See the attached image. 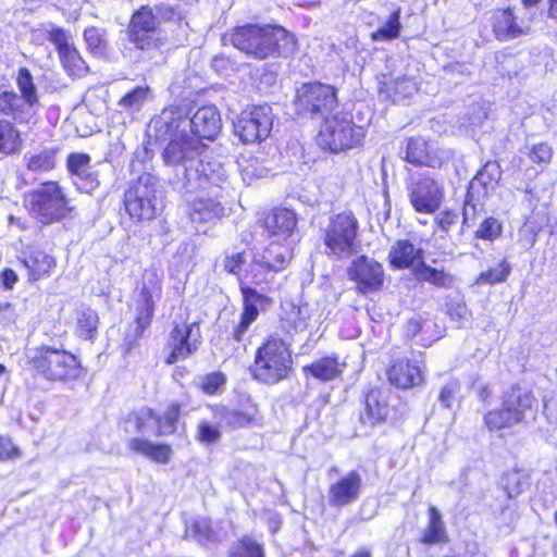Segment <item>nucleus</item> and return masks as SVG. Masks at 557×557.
I'll return each instance as SVG.
<instances>
[{"instance_id": "f257e3e1", "label": "nucleus", "mask_w": 557, "mask_h": 557, "mask_svg": "<svg viewBox=\"0 0 557 557\" xmlns=\"http://www.w3.org/2000/svg\"><path fill=\"white\" fill-rule=\"evenodd\" d=\"M158 138H169L163 151V161L175 172L173 184L180 189L193 193L197 188H210L214 184L223 188L226 182V170L218 161L202 158L203 145L183 129H156Z\"/></svg>"}, {"instance_id": "f03ea898", "label": "nucleus", "mask_w": 557, "mask_h": 557, "mask_svg": "<svg viewBox=\"0 0 557 557\" xmlns=\"http://www.w3.org/2000/svg\"><path fill=\"white\" fill-rule=\"evenodd\" d=\"M292 259V248L288 244L271 243L261 255L256 256L253 262L246 270L240 280V290L244 298V310L238 325L233 332L237 342L243 341L247 330L255 322L260 311L269 306V298L249 287L247 283L261 284L265 281L263 274L267 270H283Z\"/></svg>"}, {"instance_id": "7ed1b4c3", "label": "nucleus", "mask_w": 557, "mask_h": 557, "mask_svg": "<svg viewBox=\"0 0 557 557\" xmlns=\"http://www.w3.org/2000/svg\"><path fill=\"white\" fill-rule=\"evenodd\" d=\"M234 47L256 59L288 57L296 50L295 36L281 26H238L230 34Z\"/></svg>"}, {"instance_id": "20e7f679", "label": "nucleus", "mask_w": 557, "mask_h": 557, "mask_svg": "<svg viewBox=\"0 0 557 557\" xmlns=\"http://www.w3.org/2000/svg\"><path fill=\"white\" fill-rule=\"evenodd\" d=\"M153 128L162 131H180L187 133L190 129V136L201 139L213 140L222 127L221 116L214 106H205L199 108L191 117H188L186 111L180 107H170L162 111L160 116L152 122Z\"/></svg>"}, {"instance_id": "39448f33", "label": "nucleus", "mask_w": 557, "mask_h": 557, "mask_svg": "<svg viewBox=\"0 0 557 557\" xmlns=\"http://www.w3.org/2000/svg\"><path fill=\"white\" fill-rule=\"evenodd\" d=\"M536 399L525 388L513 385L502 396L500 407L487 411L483 421L490 432H500L524 422Z\"/></svg>"}, {"instance_id": "423d86ee", "label": "nucleus", "mask_w": 557, "mask_h": 557, "mask_svg": "<svg viewBox=\"0 0 557 557\" xmlns=\"http://www.w3.org/2000/svg\"><path fill=\"white\" fill-rule=\"evenodd\" d=\"M25 203L29 213L44 225L65 219L73 210L70 200L57 182H46L29 191Z\"/></svg>"}, {"instance_id": "0eeeda50", "label": "nucleus", "mask_w": 557, "mask_h": 557, "mask_svg": "<svg viewBox=\"0 0 557 557\" xmlns=\"http://www.w3.org/2000/svg\"><path fill=\"white\" fill-rule=\"evenodd\" d=\"M292 363V356L285 342L271 336L258 348L252 373L260 382L275 384L287 376Z\"/></svg>"}, {"instance_id": "6e6552de", "label": "nucleus", "mask_w": 557, "mask_h": 557, "mask_svg": "<svg viewBox=\"0 0 557 557\" xmlns=\"http://www.w3.org/2000/svg\"><path fill=\"white\" fill-rule=\"evenodd\" d=\"M359 223L350 211L333 214L321 227L325 253L337 259L350 257L357 246Z\"/></svg>"}, {"instance_id": "1a4fd4ad", "label": "nucleus", "mask_w": 557, "mask_h": 557, "mask_svg": "<svg viewBox=\"0 0 557 557\" xmlns=\"http://www.w3.org/2000/svg\"><path fill=\"white\" fill-rule=\"evenodd\" d=\"M124 208L129 216L137 221H150L158 210L157 178L145 173L132 182L124 193Z\"/></svg>"}, {"instance_id": "9d476101", "label": "nucleus", "mask_w": 557, "mask_h": 557, "mask_svg": "<svg viewBox=\"0 0 557 557\" xmlns=\"http://www.w3.org/2000/svg\"><path fill=\"white\" fill-rule=\"evenodd\" d=\"M33 367L50 381H65L77 379L81 364L77 358L63 350L44 346L30 357Z\"/></svg>"}, {"instance_id": "9b49d317", "label": "nucleus", "mask_w": 557, "mask_h": 557, "mask_svg": "<svg viewBox=\"0 0 557 557\" xmlns=\"http://www.w3.org/2000/svg\"><path fill=\"white\" fill-rule=\"evenodd\" d=\"M363 128L346 116L326 117L317 137L319 146L332 152H339L361 144Z\"/></svg>"}, {"instance_id": "f8f14e48", "label": "nucleus", "mask_w": 557, "mask_h": 557, "mask_svg": "<svg viewBox=\"0 0 557 557\" xmlns=\"http://www.w3.org/2000/svg\"><path fill=\"white\" fill-rule=\"evenodd\" d=\"M222 186L223 188L221 189L211 183L210 188H197L195 190H200L201 195L195 197L189 203L188 214L198 232H206L207 224L214 223L224 215V207L221 199L228 186V182L226 181Z\"/></svg>"}, {"instance_id": "ddd939ff", "label": "nucleus", "mask_w": 557, "mask_h": 557, "mask_svg": "<svg viewBox=\"0 0 557 557\" xmlns=\"http://www.w3.org/2000/svg\"><path fill=\"white\" fill-rule=\"evenodd\" d=\"M407 190L411 206L421 213L435 212L440 208L444 196L443 185L429 172L411 174Z\"/></svg>"}, {"instance_id": "4468645a", "label": "nucleus", "mask_w": 557, "mask_h": 557, "mask_svg": "<svg viewBox=\"0 0 557 557\" xmlns=\"http://www.w3.org/2000/svg\"><path fill=\"white\" fill-rule=\"evenodd\" d=\"M272 125V108L268 104H261L244 110L235 122L234 129L243 143L253 144L265 139Z\"/></svg>"}, {"instance_id": "2eb2a0df", "label": "nucleus", "mask_w": 557, "mask_h": 557, "mask_svg": "<svg viewBox=\"0 0 557 557\" xmlns=\"http://www.w3.org/2000/svg\"><path fill=\"white\" fill-rule=\"evenodd\" d=\"M162 275L156 270L146 271L144 283L135 298L136 336L141 337L154 313V296L160 297Z\"/></svg>"}, {"instance_id": "dca6fc26", "label": "nucleus", "mask_w": 557, "mask_h": 557, "mask_svg": "<svg viewBox=\"0 0 557 557\" xmlns=\"http://www.w3.org/2000/svg\"><path fill=\"white\" fill-rule=\"evenodd\" d=\"M337 103L333 86L321 83H309L298 88L296 107L299 112L325 114L332 111Z\"/></svg>"}, {"instance_id": "f3484780", "label": "nucleus", "mask_w": 557, "mask_h": 557, "mask_svg": "<svg viewBox=\"0 0 557 557\" xmlns=\"http://www.w3.org/2000/svg\"><path fill=\"white\" fill-rule=\"evenodd\" d=\"M348 274L362 294L379 290L383 286L385 276L382 264L367 256L356 259L348 268Z\"/></svg>"}, {"instance_id": "a211bd4d", "label": "nucleus", "mask_w": 557, "mask_h": 557, "mask_svg": "<svg viewBox=\"0 0 557 557\" xmlns=\"http://www.w3.org/2000/svg\"><path fill=\"white\" fill-rule=\"evenodd\" d=\"M200 344L199 330L195 324H176L171 331L168 347L171 349L166 363L172 364L189 357Z\"/></svg>"}, {"instance_id": "6ab92c4d", "label": "nucleus", "mask_w": 557, "mask_h": 557, "mask_svg": "<svg viewBox=\"0 0 557 557\" xmlns=\"http://www.w3.org/2000/svg\"><path fill=\"white\" fill-rule=\"evenodd\" d=\"M67 169L74 185L81 191L91 194L99 187V171L90 163L88 154L71 153L67 157Z\"/></svg>"}, {"instance_id": "aec40b11", "label": "nucleus", "mask_w": 557, "mask_h": 557, "mask_svg": "<svg viewBox=\"0 0 557 557\" xmlns=\"http://www.w3.org/2000/svg\"><path fill=\"white\" fill-rule=\"evenodd\" d=\"M531 18H519L510 9L497 10L493 14V33L500 41L517 39L531 32Z\"/></svg>"}, {"instance_id": "412c9836", "label": "nucleus", "mask_w": 557, "mask_h": 557, "mask_svg": "<svg viewBox=\"0 0 557 557\" xmlns=\"http://www.w3.org/2000/svg\"><path fill=\"white\" fill-rule=\"evenodd\" d=\"M156 28V16L150 9L143 7L133 15L129 32L131 40L139 49L157 47Z\"/></svg>"}, {"instance_id": "4be33fe9", "label": "nucleus", "mask_w": 557, "mask_h": 557, "mask_svg": "<svg viewBox=\"0 0 557 557\" xmlns=\"http://www.w3.org/2000/svg\"><path fill=\"white\" fill-rule=\"evenodd\" d=\"M362 478L357 471H350L329 488V504L333 507H344L355 503L361 492Z\"/></svg>"}, {"instance_id": "5701e85b", "label": "nucleus", "mask_w": 557, "mask_h": 557, "mask_svg": "<svg viewBox=\"0 0 557 557\" xmlns=\"http://www.w3.org/2000/svg\"><path fill=\"white\" fill-rule=\"evenodd\" d=\"M36 106L14 91L5 90L0 94V113L18 124H28L35 120Z\"/></svg>"}, {"instance_id": "b1692460", "label": "nucleus", "mask_w": 557, "mask_h": 557, "mask_svg": "<svg viewBox=\"0 0 557 557\" xmlns=\"http://www.w3.org/2000/svg\"><path fill=\"white\" fill-rule=\"evenodd\" d=\"M446 159V153L435 149L422 138H411L407 143L406 160L414 165L440 168Z\"/></svg>"}, {"instance_id": "393cba45", "label": "nucleus", "mask_w": 557, "mask_h": 557, "mask_svg": "<svg viewBox=\"0 0 557 557\" xmlns=\"http://www.w3.org/2000/svg\"><path fill=\"white\" fill-rule=\"evenodd\" d=\"M500 175V168L496 162H486L469 184L471 196L486 199L496 189Z\"/></svg>"}, {"instance_id": "a878e982", "label": "nucleus", "mask_w": 557, "mask_h": 557, "mask_svg": "<svg viewBox=\"0 0 557 557\" xmlns=\"http://www.w3.org/2000/svg\"><path fill=\"white\" fill-rule=\"evenodd\" d=\"M297 218L294 211L286 208L275 209L265 219V228L270 235L278 239L290 237L296 228Z\"/></svg>"}, {"instance_id": "bb28decb", "label": "nucleus", "mask_w": 557, "mask_h": 557, "mask_svg": "<svg viewBox=\"0 0 557 557\" xmlns=\"http://www.w3.org/2000/svg\"><path fill=\"white\" fill-rule=\"evenodd\" d=\"M388 379L393 385L399 388H410L422 382V373L418 366L399 360L388 370Z\"/></svg>"}, {"instance_id": "cd10ccee", "label": "nucleus", "mask_w": 557, "mask_h": 557, "mask_svg": "<svg viewBox=\"0 0 557 557\" xmlns=\"http://www.w3.org/2000/svg\"><path fill=\"white\" fill-rule=\"evenodd\" d=\"M423 251L406 239L396 242L388 253L391 264L397 269H407L421 262Z\"/></svg>"}, {"instance_id": "c85d7f7f", "label": "nucleus", "mask_w": 557, "mask_h": 557, "mask_svg": "<svg viewBox=\"0 0 557 557\" xmlns=\"http://www.w3.org/2000/svg\"><path fill=\"white\" fill-rule=\"evenodd\" d=\"M157 425V416L149 408H141L137 412L129 413L122 421V428L129 434L153 435Z\"/></svg>"}, {"instance_id": "c756f323", "label": "nucleus", "mask_w": 557, "mask_h": 557, "mask_svg": "<svg viewBox=\"0 0 557 557\" xmlns=\"http://www.w3.org/2000/svg\"><path fill=\"white\" fill-rule=\"evenodd\" d=\"M131 450L140 454L157 463H168L172 457V447L168 444H154L145 438L134 437L129 440Z\"/></svg>"}, {"instance_id": "7c9ffc66", "label": "nucleus", "mask_w": 557, "mask_h": 557, "mask_svg": "<svg viewBox=\"0 0 557 557\" xmlns=\"http://www.w3.org/2000/svg\"><path fill=\"white\" fill-rule=\"evenodd\" d=\"M380 90L393 102H405L418 91V85L413 78L403 76L384 82Z\"/></svg>"}, {"instance_id": "2f4dec72", "label": "nucleus", "mask_w": 557, "mask_h": 557, "mask_svg": "<svg viewBox=\"0 0 557 557\" xmlns=\"http://www.w3.org/2000/svg\"><path fill=\"white\" fill-rule=\"evenodd\" d=\"M214 418L220 424L230 426L232 429H238L248 426L253 423L257 419V410L249 409L240 411L226 407H218L214 410Z\"/></svg>"}, {"instance_id": "473e14b6", "label": "nucleus", "mask_w": 557, "mask_h": 557, "mask_svg": "<svg viewBox=\"0 0 557 557\" xmlns=\"http://www.w3.org/2000/svg\"><path fill=\"white\" fill-rule=\"evenodd\" d=\"M344 367L345 364H341L336 357H324L305 366L302 369L317 380L327 382L338 377Z\"/></svg>"}, {"instance_id": "72a5a7b5", "label": "nucleus", "mask_w": 557, "mask_h": 557, "mask_svg": "<svg viewBox=\"0 0 557 557\" xmlns=\"http://www.w3.org/2000/svg\"><path fill=\"white\" fill-rule=\"evenodd\" d=\"M388 416V407L381 397V392L373 389L366 396V410L361 416L364 423L374 425L382 422Z\"/></svg>"}, {"instance_id": "f704fd0d", "label": "nucleus", "mask_w": 557, "mask_h": 557, "mask_svg": "<svg viewBox=\"0 0 557 557\" xmlns=\"http://www.w3.org/2000/svg\"><path fill=\"white\" fill-rule=\"evenodd\" d=\"M23 263L29 271V276L33 280L48 274L55 265L54 259L39 249H32L23 259Z\"/></svg>"}, {"instance_id": "c9c22d12", "label": "nucleus", "mask_w": 557, "mask_h": 557, "mask_svg": "<svg viewBox=\"0 0 557 557\" xmlns=\"http://www.w3.org/2000/svg\"><path fill=\"white\" fill-rule=\"evenodd\" d=\"M447 541L444 521L440 511L431 506L429 508V522L423 531L422 542L424 544H440Z\"/></svg>"}, {"instance_id": "e433bc0d", "label": "nucleus", "mask_w": 557, "mask_h": 557, "mask_svg": "<svg viewBox=\"0 0 557 557\" xmlns=\"http://www.w3.org/2000/svg\"><path fill=\"white\" fill-rule=\"evenodd\" d=\"M22 139L20 131L12 122L0 119V153L4 156L20 151Z\"/></svg>"}, {"instance_id": "4c0bfd02", "label": "nucleus", "mask_w": 557, "mask_h": 557, "mask_svg": "<svg viewBox=\"0 0 557 557\" xmlns=\"http://www.w3.org/2000/svg\"><path fill=\"white\" fill-rule=\"evenodd\" d=\"M417 280L430 283L436 287L449 288L454 284L451 274L444 270L432 268L424 262H420L414 269Z\"/></svg>"}, {"instance_id": "58836bf2", "label": "nucleus", "mask_w": 557, "mask_h": 557, "mask_svg": "<svg viewBox=\"0 0 557 557\" xmlns=\"http://www.w3.org/2000/svg\"><path fill=\"white\" fill-rule=\"evenodd\" d=\"M150 97V88L148 86H137L126 92L117 102L121 112L135 114L139 112Z\"/></svg>"}, {"instance_id": "ea45409f", "label": "nucleus", "mask_w": 557, "mask_h": 557, "mask_svg": "<svg viewBox=\"0 0 557 557\" xmlns=\"http://www.w3.org/2000/svg\"><path fill=\"white\" fill-rule=\"evenodd\" d=\"M26 166L32 172H47L55 165V150L45 148L38 151H29L24 156Z\"/></svg>"}, {"instance_id": "a19ab883", "label": "nucleus", "mask_w": 557, "mask_h": 557, "mask_svg": "<svg viewBox=\"0 0 557 557\" xmlns=\"http://www.w3.org/2000/svg\"><path fill=\"white\" fill-rule=\"evenodd\" d=\"M64 70L70 76L82 77L88 71L86 62L82 59L74 46L66 48L59 54Z\"/></svg>"}, {"instance_id": "79ce46f5", "label": "nucleus", "mask_w": 557, "mask_h": 557, "mask_svg": "<svg viewBox=\"0 0 557 557\" xmlns=\"http://www.w3.org/2000/svg\"><path fill=\"white\" fill-rule=\"evenodd\" d=\"M99 317L91 308H83L77 314V329L79 336L92 339L96 336Z\"/></svg>"}, {"instance_id": "37998d69", "label": "nucleus", "mask_w": 557, "mask_h": 557, "mask_svg": "<svg viewBox=\"0 0 557 557\" xmlns=\"http://www.w3.org/2000/svg\"><path fill=\"white\" fill-rule=\"evenodd\" d=\"M502 484L508 497L515 498L528 486V475L521 470H511L504 474Z\"/></svg>"}, {"instance_id": "c03bdc74", "label": "nucleus", "mask_w": 557, "mask_h": 557, "mask_svg": "<svg viewBox=\"0 0 557 557\" xmlns=\"http://www.w3.org/2000/svg\"><path fill=\"white\" fill-rule=\"evenodd\" d=\"M180 414V405L171 404L162 417H157L158 425L154 429L153 435L160 436L174 433Z\"/></svg>"}, {"instance_id": "a18cd8bd", "label": "nucleus", "mask_w": 557, "mask_h": 557, "mask_svg": "<svg viewBox=\"0 0 557 557\" xmlns=\"http://www.w3.org/2000/svg\"><path fill=\"white\" fill-rule=\"evenodd\" d=\"M228 557H264V553L260 544L244 536L232 545Z\"/></svg>"}, {"instance_id": "49530a36", "label": "nucleus", "mask_w": 557, "mask_h": 557, "mask_svg": "<svg viewBox=\"0 0 557 557\" xmlns=\"http://www.w3.org/2000/svg\"><path fill=\"white\" fill-rule=\"evenodd\" d=\"M484 198L480 196H471L470 189H468L463 208H462V226H471L478 215L483 211Z\"/></svg>"}, {"instance_id": "de8ad7c7", "label": "nucleus", "mask_w": 557, "mask_h": 557, "mask_svg": "<svg viewBox=\"0 0 557 557\" xmlns=\"http://www.w3.org/2000/svg\"><path fill=\"white\" fill-rule=\"evenodd\" d=\"M400 27V10L397 9L391 14L386 24L372 33L371 37L375 41L395 39L399 36Z\"/></svg>"}, {"instance_id": "09e8293b", "label": "nucleus", "mask_w": 557, "mask_h": 557, "mask_svg": "<svg viewBox=\"0 0 557 557\" xmlns=\"http://www.w3.org/2000/svg\"><path fill=\"white\" fill-rule=\"evenodd\" d=\"M511 267L506 260H502L495 267L482 272L478 277L480 284H496L506 281Z\"/></svg>"}, {"instance_id": "8fccbe9b", "label": "nucleus", "mask_w": 557, "mask_h": 557, "mask_svg": "<svg viewBox=\"0 0 557 557\" xmlns=\"http://www.w3.org/2000/svg\"><path fill=\"white\" fill-rule=\"evenodd\" d=\"M16 84L22 97L28 99V102L38 104L37 88L33 82V76L27 69H20L16 77Z\"/></svg>"}, {"instance_id": "3c124183", "label": "nucleus", "mask_w": 557, "mask_h": 557, "mask_svg": "<svg viewBox=\"0 0 557 557\" xmlns=\"http://www.w3.org/2000/svg\"><path fill=\"white\" fill-rule=\"evenodd\" d=\"M502 231L500 222L494 216H488L480 223L475 231V237L493 242L502 235Z\"/></svg>"}, {"instance_id": "603ef678", "label": "nucleus", "mask_w": 557, "mask_h": 557, "mask_svg": "<svg viewBox=\"0 0 557 557\" xmlns=\"http://www.w3.org/2000/svg\"><path fill=\"white\" fill-rule=\"evenodd\" d=\"M84 38L88 46V49L96 55L104 54L107 50V42L104 39V34L101 29L96 27H90L85 29Z\"/></svg>"}, {"instance_id": "864d4df0", "label": "nucleus", "mask_w": 557, "mask_h": 557, "mask_svg": "<svg viewBox=\"0 0 557 557\" xmlns=\"http://www.w3.org/2000/svg\"><path fill=\"white\" fill-rule=\"evenodd\" d=\"M186 534L194 536L200 543L209 542L214 536L211 522L206 518L195 520L186 530Z\"/></svg>"}, {"instance_id": "5fc2aeb1", "label": "nucleus", "mask_w": 557, "mask_h": 557, "mask_svg": "<svg viewBox=\"0 0 557 557\" xmlns=\"http://www.w3.org/2000/svg\"><path fill=\"white\" fill-rule=\"evenodd\" d=\"M47 38L55 46L58 53L65 51L73 45L70 42V35L63 28L51 26L46 29Z\"/></svg>"}, {"instance_id": "6e6d98bb", "label": "nucleus", "mask_w": 557, "mask_h": 557, "mask_svg": "<svg viewBox=\"0 0 557 557\" xmlns=\"http://www.w3.org/2000/svg\"><path fill=\"white\" fill-rule=\"evenodd\" d=\"M552 148L544 143L534 145L529 151L530 161L536 163L540 166L548 164L552 159Z\"/></svg>"}, {"instance_id": "4d7b16f0", "label": "nucleus", "mask_w": 557, "mask_h": 557, "mask_svg": "<svg viewBox=\"0 0 557 557\" xmlns=\"http://www.w3.org/2000/svg\"><path fill=\"white\" fill-rule=\"evenodd\" d=\"M197 438L201 443L211 444L220 438V431L209 422L201 421L197 428Z\"/></svg>"}, {"instance_id": "13d9d810", "label": "nucleus", "mask_w": 557, "mask_h": 557, "mask_svg": "<svg viewBox=\"0 0 557 557\" xmlns=\"http://www.w3.org/2000/svg\"><path fill=\"white\" fill-rule=\"evenodd\" d=\"M226 382L222 372H212L202 380V391L207 394H215Z\"/></svg>"}, {"instance_id": "bf43d9fd", "label": "nucleus", "mask_w": 557, "mask_h": 557, "mask_svg": "<svg viewBox=\"0 0 557 557\" xmlns=\"http://www.w3.org/2000/svg\"><path fill=\"white\" fill-rule=\"evenodd\" d=\"M458 393V382L450 381L449 383L443 386L438 399L445 408H451Z\"/></svg>"}, {"instance_id": "052dcab7", "label": "nucleus", "mask_w": 557, "mask_h": 557, "mask_svg": "<svg viewBox=\"0 0 557 557\" xmlns=\"http://www.w3.org/2000/svg\"><path fill=\"white\" fill-rule=\"evenodd\" d=\"M487 117V110L484 104L475 103L470 107L468 113V126L476 127L480 126Z\"/></svg>"}, {"instance_id": "680f3d73", "label": "nucleus", "mask_w": 557, "mask_h": 557, "mask_svg": "<svg viewBox=\"0 0 557 557\" xmlns=\"http://www.w3.org/2000/svg\"><path fill=\"white\" fill-rule=\"evenodd\" d=\"M20 456L18 448L8 437L0 436V460H9Z\"/></svg>"}, {"instance_id": "e2e57ef3", "label": "nucleus", "mask_w": 557, "mask_h": 557, "mask_svg": "<svg viewBox=\"0 0 557 557\" xmlns=\"http://www.w3.org/2000/svg\"><path fill=\"white\" fill-rule=\"evenodd\" d=\"M246 259L244 253H235L225 258L224 269L232 274H238Z\"/></svg>"}, {"instance_id": "0e129e2a", "label": "nucleus", "mask_w": 557, "mask_h": 557, "mask_svg": "<svg viewBox=\"0 0 557 557\" xmlns=\"http://www.w3.org/2000/svg\"><path fill=\"white\" fill-rule=\"evenodd\" d=\"M458 214L450 210H445L437 215V224L442 231H448L457 222Z\"/></svg>"}, {"instance_id": "69168bd1", "label": "nucleus", "mask_w": 557, "mask_h": 557, "mask_svg": "<svg viewBox=\"0 0 557 557\" xmlns=\"http://www.w3.org/2000/svg\"><path fill=\"white\" fill-rule=\"evenodd\" d=\"M450 318L460 324L469 320V311L463 304H456L449 308Z\"/></svg>"}, {"instance_id": "338daca9", "label": "nucleus", "mask_w": 557, "mask_h": 557, "mask_svg": "<svg viewBox=\"0 0 557 557\" xmlns=\"http://www.w3.org/2000/svg\"><path fill=\"white\" fill-rule=\"evenodd\" d=\"M287 322L293 324L292 327L296 333L307 329V321L305 318H301V310L299 308H294Z\"/></svg>"}, {"instance_id": "774afa93", "label": "nucleus", "mask_w": 557, "mask_h": 557, "mask_svg": "<svg viewBox=\"0 0 557 557\" xmlns=\"http://www.w3.org/2000/svg\"><path fill=\"white\" fill-rule=\"evenodd\" d=\"M1 277L3 286L8 289L12 288L15 282L17 281L16 273L11 269H5L2 272Z\"/></svg>"}]
</instances>
